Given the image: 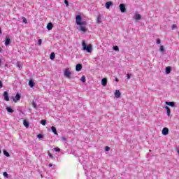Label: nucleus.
I'll use <instances>...</instances> for the list:
<instances>
[{
    "label": "nucleus",
    "mask_w": 179,
    "mask_h": 179,
    "mask_svg": "<svg viewBox=\"0 0 179 179\" xmlns=\"http://www.w3.org/2000/svg\"><path fill=\"white\" fill-rule=\"evenodd\" d=\"M82 46H83V50L84 51H87V52H92V48L93 47L92 44H90L87 45L86 44V42L85 41H83Z\"/></svg>",
    "instance_id": "obj_1"
},
{
    "label": "nucleus",
    "mask_w": 179,
    "mask_h": 179,
    "mask_svg": "<svg viewBox=\"0 0 179 179\" xmlns=\"http://www.w3.org/2000/svg\"><path fill=\"white\" fill-rule=\"evenodd\" d=\"M71 75H72V73L69 71V69H66L64 71V76L68 78V79H71Z\"/></svg>",
    "instance_id": "obj_2"
},
{
    "label": "nucleus",
    "mask_w": 179,
    "mask_h": 179,
    "mask_svg": "<svg viewBox=\"0 0 179 179\" xmlns=\"http://www.w3.org/2000/svg\"><path fill=\"white\" fill-rule=\"evenodd\" d=\"M82 22V16L81 15H76V23L79 26Z\"/></svg>",
    "instance_id": "obj_3"
},
{
    "label": "nucleus",
    "mask_w": 179,
    "mask_h": 179,
    "mask_svg": "<svg viewBox=\"0 0 179 179\" xmlns=\"http://www.w3.org/2000/svg\"><path fill=\"white\" fill-rule=\"evenodd\" d=\"M120 12H122V13H124V12L127 11V8H125V4H124V3L120 4Z\"/></svg>",
    "instance_id": "obj_4"
},
{
    "label": "nucleus",
    "mask_w": 179,
    "mask_h": 179,
    "mask_svg": "<svg viewBox=\"0 0 179 179\" xmlns=\"http://www.w3.org/2000/svg\"><path fill=\"white\" fill-rule=\"evenodd\" d=\"M21 96L20 94L17 93L15 96L13 98V101H15V103H16V101H19V100H20L21 99Z\"/></svg>",
    "instance_id": "obj_5"
},
{
    "label": "nucleus",
    "mask_w": 179,
    "mask_h": 179,
    "mask_svg": "<svg viewBox=\"0 0 179 179\" xmlns=\"http://www.w3.org/2000/svg\"><path fill=\"white\" fill-rule=\"evenodd\" d=\"M3 96L4 100H6V101H9V94L8 93V92L5 91L3 92Z\"/></svg>",
    "instance_id": "obj_6"
},
{
    "label": "nucleus",
    "mask_w": 179,
    "mask_h": 179,
    "mask_svg": "<svg viewBox=\"0 0 179 179\" xmlns=\"http://www.w3.org/2000/svg\"><path fill=\"white\" fill-rule=\"evenodd\" d=\"M9 44H10V38H9V36H7L6 38L5 45L8 47Z\"/></svg>",
    "instance_id": "obj_7"
},
{
    "label": "nucleus",
    "mask_w": 179,
    "mask_h": 179,
    "mask_svg": "<svg viewBox=\"0 0 179 179\" xmlns=\"http://www.w3.org/2000/svg\"><path fill=\"white\" fill-rule=\"evenodd\" d=\"M162 135H169V128L167 127H164L163 129H162Z\"/></svg>",
    "instance_id": "obj_8"
},
{
    "label": "nucleus",
    "mask_w": 179,
    "mask_h": 179,
    "mask_svg": "<svg viewBox=\"0 0 179 179\" xmlns=\"http://www.w3.org/2000/svg\"><path fill=\"white\" fill-rule=\"evenodd\" d=\"M80 31H83V33H86L87 31V29H86V27L80 25Z\"/></svg>",
    "instance_id": "obj_9"
},
{
    "label": "nucleus",
    "mask_w": 179,
    "mask_h": 179,
    "mask_svg": "<svg viewBox=\"0 0 179 179\" xmlns=\"http://www.w3.org/2000/svg\"><path fill=\"white\" fill-rule=\"evenodd\" d=\"M76 71L77 72H80V71H82V64H78L76 66Z\"/></svg>",
    "instance_id": "obj_10"
},
{
    "label": "nucleus",
    "mask_w": 179,
    "mask_h": 179,
    "mask_svg": "<svg viewBox=\"0 0 179 179\" xmlns=\"http://www.w3.org/2000/svg\"><path fill=\"white\" fill-rule=\"evenodd\" d=\"M115 96L116 99H120V97H121V92H120V90H116L115 92Z\"/></svg>",
    "instance_id": "obj_11"
},
{
    "label": "nucleus",
    "mask_w": 179,
    "mask_h": 179,
    "mask_svg": "<svg viewBox=\"0 0 179 179\" xmlns=\"http://www.w3.org/2000/svg\"><path fill=\"white\" fill-rule=\"evenodd\" d=\"M141 15L140 14H138V13H135V15H134V19L136 20H141Z\"/></svg>",
    "instance_id": "obj_12"
},
{
    "label": "nucleus",
    "mask_w": 179,
    "mask_h": 179,
    "mask_svg": "<svg viewBox=\"0 0 179 179\" xmlns=\"http://www.w3.org/2000/svg\"><path fill=\"white\" fill-rule=\"evenodd\" d=\"M166 106H170V107H175L176 106V103L175 102H169L166 101Z\"/></svg>",
    "instance_id": "obj_13"
},
{
    "label": "nucleus",
    "mask_w": 179,
    "mask_h": 179,
    "mask_svg": "<svg viewBox=\"0 0 179 179\" xmlns=\"http://www.w3.org/2000/svg\"><path fill=\"white\" fill-rule=\"evenodd\" d=\"M51 131L55 134V135H58V132H57V128L54 126L51 127Z\"/></svg>",
    "instance_id": "obj_14"
},
{
    "label": "nucleus",
    "mask_w": 179,
    "mask_h": 179,
    "mask_svg": "<svg viewBox=\"0 0 179 179\" xmlns=\"http://www.w3.org/2000/svg\"><path fill=\"white\" fill-rule=\"evenodd\" d=\"M52 27H53V25H52V22H49L47 24L46 29H48V30H52Z\"/></svg>",
    "instance_id": "obj_15"
},
{
    "label": "nucleus",
    "mask_w": 179,
    "mask_h": 179,
    "mask_svg": "<svg viewBox=\"0 0 179 179\" xmlns=\"http://www.w3.org/2000/svg\"><path fill=\"white\" fill-rule=\"evenodd\" d=\"M165 72L167 75H169V73H170L171 72V66H167L165 69Z\"/></svg>",
    "instance_id": "obj_16"
},
{
    "label": "nucleus",
    "mask_w": 179,
    "mask_h": 179,
    "mask_svg": "<svg viewBox=\"0 0 179 179\" xmlns=\"http://www.w3.org/2000/svg\"><path fill=\"white\" fill-rule=\"evenodd\" d=\"M101 85L102 86H107V78H103L101 80Z\"/></svg>",
    "instance_id": "obj_17"
},
{
    "label": "nucleus",
    "mask_w": 179,
    "mask_h": 179,
    "mask_svg": "<svg viewBox=\"0 0 179 179\" xmlns=\"http://www.w3.org/2000/svg\"><path fill=\"white\" fill-rule=\"evenodd\" d=\"M111 5H113V2H111V1L106 2V9H110V6H111Z\"/></svg>",
    "instance_id": "obj_18"
},
{
    "label": "nucleus",
    "mask_w": 179,
    "mask_h": 179,
    "mask_svg": "<svg viewBox=\"0 0 179 179\" xmlns=\"http://www.w3.org/2000/svg\"><path fill=\"white\" fill-rule=\"evenodd\" d=\"M165 108L166 110L168 117H170V114L171 113V110H170V108H169V106H165Z\"/></svg>",
    "instance_id": "obj_19"
},
{
    "label": "nucleus",
    "mask_w": 179,
    "mask_h": 179,
    "mask_svg": "<svg viewBox=\"0 0 179 179\" xmlns=\"http://www.w3.org/2000/svg\"><path fill=\"white\" fill-rule=\"evenodd\" d=\"M6 110L8 111V113H15V110H13V109H12V108L9 106L6 107Z\"/></svg>",
    "instance_id": "obj_20"
},
{
    "label": "nucleus",
    "mask_w": 179,
    "mask_h": 179,
    "mask_svg": "<svg viewBox=\"0 0 179 179\" xmlns=\"http://www.w3.org/2000/svg\"><path fill=\"white\" fill-rule=\"evenodd\" d=\"M17 65V68H18V69H22L23 65L22 64V63L20 62H17L16 63Z\"/></svg>",
    "instance_id": "obj_21"
},
{
    "label": "nucleus",
    "mask_w": 179,
    "mask_h": 179,
    "mask_svg": "<svg viewBox=\"0 0 179 179\" xmlns=\"http://www.w3.org/2000/svg\"><path fill=\"white\" fill-rule=\"evenodd\" d=\"M28 85L30 87H34V81H33V80H30Z\"/></svg>",
    "instance_id": "obj_22"
},
{
    "label": "nucleus",
    "mask_w": 179,
    "mask_h": 179,
    "mask_svg": "<svg viewBox=\"0 0 179 179\" xmlns=\"http://www.w3.org/2000/svg\"><path fill=\"white\" fill-rule=\"evenodd\" d=\"M3 153L4 156H6V157H9L10 156L9 152H8V151H6V150H3Z\"/></svg>",
    "instance_id": "obj_23"
},
{
    "label": "nucleus",
    "mask_w": 179,
    "mask_h": 179,
    "mask_svg": "<svg viewBox=\"0 0 179 179\" xmlns=\"http://www.w3.org/2000/svg\"><path fill=\"white\" fill-rule=\"evenodd\" d=\"M23 124H24V127L25 128H29V122H27V120H24Z\"/></svg>",
    "instance_id": "obj_24"
},
{
    "label": "nucleus",
    "mask_w": 179,
    "mask_h": 179,
    "mask_svg": "<svg viewBox=\"0 0 179 179\" xmlns=\"http://www.w3.org/2000/svg\"><path fill=\"white\" fill-rule=\"evenodd\" d=\"M87 24V22L86 21H81L80 24H78V26H86Z\"/></svg>",
    "instance_id": "obj_25"
},
{
    "label": "nucleus",
    "mask_w": 179,
    "mask_h": 179,
    "mask_svg": "<svg viewBox=\"0 0 179 179\" xmlns=\"http://www.w3.org/2000/svg\"><path fill=\"white\" fill-rule=\"evenodd\" d=\"M80 80L83 82V83H85L86 82V76H83L80 78Z\"/></svg>",
    "instance_id": "obj_26"
},
{
    "label": "nucleus",
    "mask_w": 179,
    "mask_h": 179,
    "mask_svg": "<svg viewBox=\"0 0 179 179\" xmlns=\"http://www.w3.org/2000/svg\"><path fill=\"white\" fill-rule=\"evenodd\" d=\"M50 59H55V53L52 52L50 56Z\"/></svg>",
    "instance_id": "obj_27"
},
{
    "label": "nucleus",
    "mask_w": 179,
    "mask_h": 179,
    "mask_svg": "<svg viewBox=\"0 0 179 179\" xmlns=\"http://www.w3.org/2000/svg\"><path fill=\"white\" fill-rule=\"evenodd\" d=\"M159 51H160V52H164V51H165V50H164V46L161 45V46L159 47Z\"/></svg>",
    "instance_id": "obj_28"
},
{
    "label": "nucleus",
    "mask_w": 179,
    "mask_h": 179,
    "mask_svg": "<svg viewBox=\"0 0 179 179\" xmlns=\"http://www.w3.org/2000/svg\"><path fill=\"white\" fill-rule=\"evenodd\" d=\"M113 50H114V51H120V48H118L117 45H115L113 47Z\"/></svg>",
    "instance_id": "obj_29"
},
{
    "label": "nucleus",
    "mask_w": 179,
    "mask_h": 179,
    "mask_svg": "<svg viewBox=\"0 0 179 179\" xmlns=\"http://www.w3.org/2000/svg\"><path fill=\"white\" fill-rule=\"evenodd\" d=\"M3 177H5L6 178H9V175L8 174V172H3Z\"/></svg>",
    "instance_id": "obj_30"
},
{
    "label": "nucleus",
    "mask_w": 179,
    "mask_h": 179,
    "mask_svg": "<svg viewBox=\"0 0 179 179\" xmlns=\"http://www.w3.org/2000/svg\"><path fill=\"white\" fill-rule=\"evenodd\" d=\"M41 124L43 125H45L47 124V120H41Z\"/></svg>",
    "instance_id": "obj_31"
},
{
    "label": "nucleus",
    "mask_w": 179,
    "mask_h": 179,
    "mask_svg": "<svg viewBox=\"0 0 179 179\" xmlns=\"http://www.w3.org/2000/svg\"><path fill=\"white\" fill-rule=\"evenodd\" d=\"M22 22L23 23H25V24H27V20L26 19V17H22Z\"/></svg>",
    "instance_id": "obj_32"
},
{
    "label": "nucleus",
    "mask_w": 179,
    "mask_h": 179,
    "mask_svg": "<svg viewBox=\"0 0 179 179\" xmlns=\"http://www.w3.org/2000/svg\"><path fill=\"white\" fill-rule=\"evenodd\" d=\"M48 154L49 157H50V159H55V158L54 157V156H53L52 155H51V153L50 152V151L48 152Z\"/></svg>",
    "instance_id": "obj_33"
},
{
    "label": "nucleus",
    "mask_w": 179,
    "mask_h": 179,
    "mask_svg": "<svg viewBox=\"0 0 179 179\" xmlns=\"http://www.w3.org/2000/svg\"><path fill=\"white\" fill-rule=\"evenodd\" d=\"M64 3L67 8L69 6V1H68V0H64Z\"/></svg>",
    "instance_id": "obj_34"
},
{
    "label": "nucleus",
    "mask_w": 179,
    "mask_h": 179,
    "mask_svg": "<svg viewBox=\"0 0 179 179\" xmlns=\"http://www.w3.org/2000/svg\"><path fill=\"white\" fill-rule=\"evenodd\" d=\"M55 152H61V149L58 147L54 148Z\"/></svg>",
    "instance_id": "obj_35"
},
{
    "label": "nucleus",
    "mask_w": 179,
    "mask_h": 179,
    "mask_svg": "<svg viewBox=\"0 0 179 179\" xmlns=\"http://www.w3.org/2000/svg\"><path fill=\"white\" fill-rule=\"evenodd\" d=\"M100 20H101V17L100 15H99L97 17V20H96L97 23H100Z\"/></svg>",
    "instance_id": "obj_36"
},
{
    "label": "nucleus",
    "mask_w": 179,
    "mask_h": 179,
    "mask_svg": "<svg viewBox=\"0 0 179 179\" xmlns=\"http://www.w3.org/2000/svg\"><path fill=\"white\" fill-rule=\"evenodd\" d=\"M42 43H43V40L38 39V45H41Z\"/></svg>",
    "instance_id": "obj_37"
},
{
    "label": "nucleus",
    "mask_w": 179,
    "mask_h": 179,
    "mask_svg": "<svg viewBox=\"0 0 179 179\" xmlns=\"http://www.w3.org/2000/svg\"><path fill=\"white\" fill-rule=\"evenodd\" d=\"M172 30H176L177 29V25L176 24H173L171 27Z\"/></svg>",
    "instance_id": "obj_38"
},
{
    "label": "nucleus",
    "mask_w": 179,
    "mask_h": 179,
    "mask_svg": "<svg viewBox=\"0 0 179 179\" xmlns=\"http://www.w3.org/2000/svg\"><path fill=\"white\" fill-rule=\"evenodd\" d=\"M37 138H38V139H42V138H44V136H43V134H38L37 136Z\"/></svg>",
    "instance_id": "obj_39"
},
{
    "label": "nucleus",
    "mask_w": 179,
    "mask_h": 179,
    "mask_svg": "<svg viewBox=\"0 0 179 179\" xmlns=\"http://www.w3.org/2000/svg\"><path fill=\"white\" fill-rule=\"evenodd\" d=\"M105 150H106V152H110V147L106 146L105 147Z\"/></svg>",
    "instance_id": "obj_40"
},
{
    "label": "nucleus",
    "mask_w": 179,
    "mask_h": 179,
    "mask_svg": "<svg viewBox=\"0 0 179 179\" xmlns=\"http://www.w3.org/2000/svg\"><path fill=\"white\" fill-rule=\"evenodd\" d=\"M32 106H33L34 108H37V105L36 104V103L33 102Z\"/></svg>",
    "instance_id": "obj_41"
},
{
    "label": "nucleus",
    "mask_w": 179,
    "mask_h": 179,
    "mask_svg": "<svg viewBox=\"0 0 179 179\" xmlns=\"http://www.w3.org/2000/svg\"><path fill=\"white\" fill-rule=\"evenodd\" d=\"M162 43V41H160L159 38L157 39V44H160Z\"/></svg>",
    "instance_id": "obj_42"
},
{
    "label": "nucleus",
    "mask_w": 179,
    "mask_h": 179,
    "mask_svg": "<svg viewBox=\"0 0 179 179\" xmlns=\"http://www.w3.org/2000/svg\"><path fill=\"white\" fill-rule=\"evenodd\" d=\"M3 87V84L2 83V81L0 80V89H2Z\"/></svg>",
    "instance_id": "obj_43"
},
{
    "label": "nucleus",
    "mask_w": 179,
    "mask_h": 179,
    "mask_svg": "<svg viewBox=\"0 0 179 179\" xmlns=\"http://www.w3.org/2000/svg\"><path fill=\"white\" fill-rule=\"evenodd\" d=\"M62 141H63V142H66V138L62 137Z\"/></svg>",
    "instance_id": "obj_44"
},
{
    "label": "nucleus",
    "mask_w": 179,
    "mask_h": 179,
    "mask_svg": "<svg viewBox=\"0 0 179 179\" xmlns=\"http://www.w3.org/2000/svg\"><path fill=\"white\" fill-rule=\"evenodd\" d=\"M127 79H131V74L129 73L127 74Z\"/></svg>",
    "instance_id": "obj_45"
},
{
    "label": "nucleus",
    "mask_w": 179,
    "mask_h": 179,
    "mask_svg": "<svg viewBox=\"0 0 179 179\" xmlns=\"http://www.w3.org/2000/svg\"><path fill=\"white\" fill-rule=\"evenodd\" d=\"M115 82H118V78H115Z\"/></svg>",
    "instance_id": "obj_46"
},
{
    "label": "nucleus",
    "mask_w": 179,
    "mask_h": 179,
    "mask_svg": "<svg viewBox=\"0 0 179 179\" xmlns=\"http://www.w3.org/2000/svg\"><path fill=\"white\" fill-rule=\"evenodd\" d=\"M49 167H52V164H49Z\"/></svg>",
    "instance_id": "obj_47"
},
{
    "label": "nucleus",
    "mask_w": 179,
    "mask_h": 179,
    "mask_svg": "<svg viewBox=\"0 0 179 179\" xmlns=\"http://www.w3.org/2000/svg\"><path fill=\"white\" fill-rule=\"evenodd\" d=\"M0 66H2L1 60L0 59Z\"/></svg>",
    "instance_id": "obj_48"
},
{
    "label": "nucleus",
    "mask_w": 179,
    "mask_h": 179,
    "mask_svg": "<svg viewBox=\"0 0 179 179\" xmlns=\"http://www.w3.org/2000/svg\"><path fill=\"white\" fill-rule=\"evenodd\" d=\"M1 51H2V49L0 48V52H1Z\"/></svg>",
    "instance_id": "obj_49"
},
{
    "label": "nucleus",
    "mask_w": 179,
    "mask_h": 179,
    "mask_svg": "<svg viewBox=\"0 0 179 179\" xmlns=\"http://www.w3.org/2000/svg\"><path fill=\"white\" fill-rule=\"evenodd\" d=\"M6 66H8V64H6Z\"/></svg>",
    "instance_id": "obj_50"
},
{
    "label": "nucleus",
    "mask_w": 179,
    "mask_h": 179,
    "mask_svg": "<svg viewBox=\"0 0 179 179\" xmlns=\"http://www.w3.org/2000/svg\"><path fill=\"white\" fill-rule=\"evenodd\" d=\"M0 153H1V149H0Z\"/></svg>",
    "instance_id": "obj_51"
}]
</instances>
